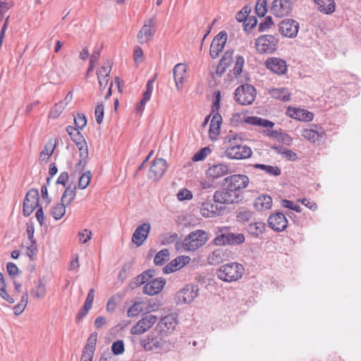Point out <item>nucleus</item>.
Returning a JSON list of instances; mask_svg holds the SVG:
<instances>
[{"mask_svg":"<svg viewBox=\"0 0 361 361\" xmlns=\"http://www.w3.org/2000/svg\"><path fill=\"white\" fill-rule=\"evenodd\" d=\"M250 178L244 174H233L226 177L221 188L214 192V203L221 204H239L243 201V190L248 187Z\"/></svg>","mask_w":361,"mask_h":361,"instance_id":"f257e3e1","label":"nucleus"},{"mask_svg":"<svg viewBox=\"0 0 361 361\" xmlns=\"http://www.w3.org/2000/svg\"><path fill=\"white\" fill-rule=\"evenodd\" d=\"M228 146L225 150V156L231 159H245L250 158L252 154L250 147L243 145L241 137L230 133L226 137Z\"/></svg>","mask_w":361,"mask_h":361,"instance_id":"f03ea898","label":"nucleus"},{"mask_svg":"<svg viewBox=\"0 0 361 361\" xmlns=\"http://www.w3.org/2000/svg\"><path fill=\"white\" fill-rule=\"evenodd\" d=\"M244 271V267L241 264L231 262L221 266L218 269L217 276L224 281H235L242 277Z\"/></svg>","mask_w":361,"mask_h":361,"instance_id":"7ed1b4c3","label":"nucleus"},{"mask_svg":"<svg viewBox=\"0 0 361 361\" xmlns=\"http://www.w3.org/2000/svg\"><path fill=\"white\" fill-rule=\"evenodd\" d=\"M207 232L197 230L191 232L183 240V246L185 250L195 251L207 241Z\"/></svg>","mask_w":361,"mask_h":361,"instance_id":"20e7f679","label":"nucleus"},{"mask_svg":"<svg viewBox=\"0 0 361 361\" xmlns=\"http://www.w3.org/2000/svg\"><path fill=\"white\" fill-rule=\"evenodd\" d=\"M256 90L253 85L244 84L238 87L234 92V99L241 105L251 104L255 99Z\"/></svg>","mask_w":361,"mask_h":361,"instance_id":"39448f33","label":"nucleus"},{"mask_svg":"<svg viewBox=\"0 0 361 361\" xmlns=\"http://www.w3.org/2000/svg\"><path fill=\"white\" fill-rule=\"evenodd\" d=\"M199 295L198 285L195 283L186 284L178 290L175 297L177 305L189 304L192 302Z\"/></svg>","mask_w":361,"mask_h":361,"instance_id":"423d86ee","label":"nucleus"},{"mask_svg":"<svg viewBox=\"0 0 361 361\" xmlns=\"http://www.w3.org/2000/svg\"><path fill=\"white\" fill-rule=\"evenodd\" d=\"M39 195L37 189L30 190L23 200V214L29 216L39 207Z\"/></svg>","mask_w":361,"mask_h":361,"instance_id":"0eeeda50","label":"nucleus"},{"mask_svg":"<svg viewBox=\"0 0 361 361\" xmlns=\"http://www.w3.org/2000/svg\"><path fill=\"white\" fill-rule=\"evenodd\" d=\"M141 344L146 350H154L159 352L165 350L168 345L167 342L164 340L160 336H155L154 334H150L146 338L141 341Z\"/></svg>","mask_w":361,"mask_h":361,"instance_id":"6e6552de","label":"nucleus"},{"mask_svg":"<svg viewBox=\"0 0 361 361\" xmlns=\"http://www.w3.org/2000/svg\"><path fill=\"white\" fill-rule=\"evenodd\" d=\"M157 321L156 316L146 314L131 328L130 333L133 335L142 334L149 329Z\"/></svg>","mask_w":361,"mask_h":361,"instance_id":"1a4fd4ad","label":"nucleus"},{"mask_svg":"<svg viewBox=\"0 0 361 361\" xmlns=\"http://www.w3.org/2000/svg\"><path fill=\"white\" fill-rule=\"evenodd\" d=\"M167 169V162L162 158L155 159L149 168L148 178L154 180L160 179Z\"/></svg>","mask_w":361,"mask_h":361,"instance_id":"9d476101","label":"nucleus"},{"mask_svg":"<svg viewBox=\"0 0 361 361\" xmlns=\"http://www.w3.org/2000/svg\"><path fill=\"white\" fill-rule=\"evenodd\" d=\"M267 221L269 226L276 232L284 231L288 226L286 216L280 212L271 214Z\"/></svg>","mask_w":361,"mask_h":361,"instance_id":"9b49d317","label":"nucleus"},{"mask_svg":"<svg viewBox=\"0 0 361 361\" xmlns=\"http://www.w3.org/2000/svg\"><path fill=\"white\" fill-rule=\"evenodd\" d=\"M279 26L280 32L285 37L292 38L295 37L298 32L299 24L293 19H284Z\"/></svg>","mask_w":361,"mask_h":361,"instance_id":"f8f14e48","label":"nucleus"},{"mask_svg":"<svg viewBox=\"0 0 361 361\" xmlns=\"http://www.w3.org/2000/svg\"><path fill=\"white\" fill-rule=\"evenodd\" d=\"M291 11V3L289 0H274L271 7V13L281 18L288 15Z\"/></svg>","mask_w":361,"mask_h":361,"instance_id":"ddd939ff","label":"nucleus"},{"mask_svg":"<svg viewBox=\"0 0 361 361\" xmlns=\"http://www.w3.org/2000/svg\"><path fill=\"white\" fill-rule=\"evenodd\" d=\"M301 135L310 142L315 143L325 136V132L321 127L311 124L310 125V128H305L302 130Z\"/></svg>","mask_w":361,"mask_h":361,"instance_id":"4468645a","label":"nucleus"},{"mask_svg":"<svg viewBox=\"0 0 361 361\" xmlns=\"http://www.w3.org/2000/svg\"><path fill=\"white\" fill-rule=\"evenodd\" d=\"M229 172L230 169L228 164L219 163L210 166L207 170L206 175L208 178L215 180L228 174Z\"/></svg>","mask_w":361,"mask_h":361,"instance_id":"2eb2a0df","label":"nucleus"},{"mask_svg":"<svg viewBox=\"0 0 361 361\" xmlns=\"http://www.w3.org/2000/svg\"><path fill=\"white\" fill-rule=\"evenodd\" d=\"M166 284V280L159 277L153 279L143 286V293L149 295H154L160 293Z\"/></svg>","mask_w":361,"mask_h":361,"instance_id":"dca6fc26","label":"nucleus"},{"mask_svg":"<svg viewBox=\"0 0 361 361\" xmlns=\"http://www.w3.org/2000/svg\"><path fill=\"white\" fill-rule=\"evenodd\" d=\"M150 231V224L149 223H143L140 225L134 231L132 236V241L137 246H140L147 239Z\"/></svg>","mask_w":361,"mask_h":361,"instance_id":"f3484780","label":"nucleus"},{"mask_svg":"<svg viewBox=\"0 0 361 361\" xmlns=\"http://www.w3.org/2000/svg\"><path fill=\"white\" fill-rule=\"evenodd\" d=\"M186 65L184 63H178L173 68V78L176 82V88L178 91H180L183 89L184 80L186 76Z\"/></svg>","mask_w":361,"mask_h":361,"instance_id":"a211bd4d","label":"nucleus"},{"mask_svg":"<svg viewBox=\"0 0 361 361\" xmlns=\"http://www.w3.org/2000/svg\"><path fill=\"white\" fill-rule=\"evenodd\" d=\"M287 114L293 118L305 122L311 121L314 118L313 113L306 109H297L294 107H288L287 109Z\"/></svg>","mask_w":361,"mask_h":361,"instance_id":"6ab92c4d","label":"nucleus"},{"mask_svg":"<svg viewBox=\"0 0 361 361\" xmlns=\"http://www.w3.org/2000/svg\"><path fill=\"white\" fill-rule=\"evenodd\" d=\"M190 258L188 256H179L176 259L171 260L166 266L163 269V271L165 274H170L174 272L184 265L189 263Z\"/></svg>","mask_w":361,"mask_h":361,"instance_id":"aec40b11","label":"nucleus"},{"mask_svg":"<svg viewBox=\"0 0 361 361\" xmlns=\"http://www.w3.org/2000/svg\"><path fill=\"white\" fill-rule=\"evenodd\" d=\"M177 324L175 317L172 314L166 315L162 317L157 324V327L161 332L169 334L172 332Z\"/></svg>","mask_w":361,"mask_h":361,"instance_id":"412c9836","label":"nucleus"},{"mask_svg":"<svg viewBox=\"0 0 361 361\" xmlns=\"http://www.w3.org/2000/svg\"><path fill=\"white\" fill-rule=\"evenodd\" d=\"M154 22L153 19L149 20L144 24L137 34V39L140 44L147 43L149 38L153 35L154 30L152 29Z\"/></svg>","mask_w":361,"mask_h":361,"instance_id":"4be33fe9","label":"nucleus"},{"mask_svg":"<svg viewBox=\"0 0 361 361\" xmlns=\"http://www.w3.org/2000/svg\"><path fill=\"white\" fill-rule=\"evenodd\" d=\"M231 254L228 250L219 247L214 250L207 258L208 262L210 264H218L226 260Z\"/></svg>","mask_w":361,"mask_h":361,"instance_id":"5701e85b","label":"nucleus"},{"mask_svg":"<svg viewBox=\"0 0 361 361\" xmlns=\"http://www.w3.org/2000/svg\"><path fill=\"white\" fill-rule=\"evenodd\" d=\"M267 67L272 72L281 75L287 70L286 61L279 59H271L267 62Z\"/></svg>","mask_w":361,"mask_h":361,"instance_id":"b1692460","label":"nucleus"},{"mask_svg":"<svg viewBox=\"0 0 361 361\" xmlns=\"http://www.w3.org/2000/svg\"><path fill=\"white\" fill-rule=\"evenodd\" d=\"M214 198L212 200H207L202 204L200 210L201 214L204 217H213L216 214H219V209L216 204L213 203Z\"/></svg>","mask_w":361,"mask_h":361,"instance_id":"393cba45","label":"nucleus"},{"mask_svg":"<svg viewBox=\"0 0 361 361\" xmlns=\"http://www.w3.org/2000/svg\"><path fill=\"white\" fill-rule=\"evenodd\" d=\"M266 229V225L262 221L250 224L247 227V231L250 235L259 238Z\"/></svg>","mask_w":361,"mask_h":361,"instance_id":"a878e982","label":"nucleus"},{"mask_svg":"<svg viewBox=\"0 0 361 361\" xmlns=\"http://www.w3.org/2000/svg\"><path fill=\"white\" fill-rule=\"evenodd\" d=\"M254 207L257 210L269 209L272 205V198L269 195H262L255 199Z\"/></svg>","mask_w":361,"mask_h":361,"instance_id":"bb28decb","label":"nucleus"},{"mask_svg":"<svg viewBox=\"0 0 361 361\" xmlns=\"http://www.w3.org/2000/svg\"><path fill=\"white\" fill-rule=\"evenodd\" d=\"M317 5L318 9L326 14L334 12L336 4L334 0H314Z\"/></svg>","mask_w":361,"mask_h":361,"instance_id":"cd10ccee","label":"nucleus"},{"mask_svg":"<svg viewBox=\"0 0 361 361\" xmlns=\"http://www.w3.org/2000/svg\"><path fill=\"white\" fill-rule=\"evenodd\" d=\"M229 227L219 228L216 236L214 239V243L217 246L226 245L228 243Z\"/></svg>","mask_w":361,"mask_h":361,"instance_id":"c85d7f7f","label":"nucleus"},{"mask_svg":"<svg viewBox=\"0 0 361 361\" xmlns=\"http://www.w3.org/2000/svg\"><path fill=\"white\" fill-rule=\"evenodd\" d=\"M270 94L274 99L283 102H288L290 99V94L285 88H275L270 91Z\"/></svg>","mask_w":361,"mask_h":361,"instance_id":"c756f323","label":"nucleus"},{"mask_svg":"<svg viewBox=\"0 0 361 361\" xmlns=\"http://www.w3.org/2000/svg\"><path fill=\"white\" fill-rule=\"evenodd\" d=\"M221 121V116L219 113H216L213 116L209 127V135L211 137L212 136V134L216 135L219 133Z\"/></svg>","mask_w":361,"mask_h":361,"instance_id":"7c9ffc66","label":"nucleus"},{"mask_svg":"<svg viewBox=\"0 0 361 361\" xmlns=\"http://www.w3.org/2000/svg\"><path fill=\"white\" fill-rule=\"evenodd\" d=\"M35 288L31 290V294L36 298L40 299L46 295V286L43 281L39 279L35 283Z\"/></svg>","mask_w":361,"mask_h":361,"instance_id":"2f4dec72","label":"nucleus"},{"mask_svg":"<svg viewBox=\"0 0 361 361\" xmlns=\"http://www.w3.org/2000/svg\"><path fill=\"white\" fill-rule=\"evenodd\" d=\"M76 189H77L76 185H73V187L71 185H68L66 188V190L61 198V202H65L66 204L69 205L75 197Z\"/></svg>","mask_w":361,"mask_h":361,"instance_id":"473e14b6","label":"nucleus"},{"mask_svg":"<svg viewBox=\"0 0 361 361\" xmlns=\"http://www.w3.org/2000/svg\"><path fill=\"white\" fill-rule=\"evenodd\" d=\"M254 168L263 170L266 173L270 176H278L281 173V169L276 166H273L262 164H256L254 165Z\"/></svg>","mask_w":361,"mask_h":361,"instance_id":"72a5a7b5","label":"nucleus"},{"mask_svg":"<svg viewBox=\"0 0 361 361\" xmlns=\"http://www.w3.org/2000/svg\"><path fill=\"white\" fill-rule=\"evenodd\" d=\"M66 132L75 145L85 140L82 133L78 131V128L73 126H68L66 127Z\"/></svg>","mask_w":361,"mask_h":361,"instance_id":"f704fd0d","label":"nucleus"},{"mask_svg":"<svg viewBox=\"0 0 361 361\" xmlns=\"http://www.w3.org/2000/svg\"><path fill=\"white\" fill-rule=\"evenodd\" d=\"M278 39L274 35H264L259 37L255 42V45H276Z\"/></svg>","mask_w":361,"mask_h":361,"instance_id":"c9c22d12","label":"nucleus"},{"mask_svg":"<svg viewBox=\"0 0 361 361\" xmlns=\"http://www.w3.org/2000/svg\"><path fill=\"white\" fill-rule=\"evenodd\" d=\"M68 205L61 201L59 204L52 207L51 214L56 220L61 219L66 213V207Z\"/></svg>","mask_w":361,"mask_h":361,"instance_id":"e433bc0d","label":"nucleus"},{"mask_svg":"<svg viewBox=\"0 0 361 361\" xmlns=\"http://www.w3.org/2000/svg\"><path fill=\"white\" fill-rule=\"evenodd\" d=\"M169 259V251L168 249H162L158 252L154 259V262L156 265H163L166 261Z\"/></svg>","mask_w":361,"mask_h":361,"instance_id":"4c0bfd02","label":"nucleus"},{"mask_svg":"<svg viewBox=\"0 0 361 361\" xmlns=\"http://www.w3.org/2000/svg\"><path fill=\"white\" fill-rule=\"evenodd\" d=\"M277 153L281 154L288 160L295 161L298 159L296 153L288 149H283L281 146H274L272 147Z\"/></svg>","mask_w":361,"mask_h":361,"instance_id":"58836bf2","label":"nucleus"},{"mask_svg":"<svg viewBox=\"0 0 361 361\" xmlns=\"http://www.w3.org/2000/svg\"><path fill=\"white\" fill-rule=\"evenodd\" d=\"M0 296L6 300L8 302L12 304L15 302L13 297L10 296L6 290V284L4 281V277L0 272Z\"/></svg>","mask_w":361,"mask_h":361,"instance_id":"ea45409f","label":"nucleus"},{"mask_svg":"<svg viewBox=\"0 0 361 361\" xmlns=\"http://www.w3.org/2000/svg\"><path fill=\"white\" fill-rule=\"evenodd\" d=\"M245 241V236L242 233H234L229 231L228 239L227 245H240Z\"/></svg>","mask_w":361,"mask_h":361,"instance_id":"a19ab883","label":"nucleus"},{"mask_svg":"<svg viewBox=\"0 0 361 361\" xmlns=\"http://www.w3.org/2000/svg\"><path fill=\"white\" fill-rule=\"evenodd\" d=\"M92 178V173L90 171H87L84 172L79 178V182L77 185V188L83 190L85 189L89 185L91 181Z\"/></svg>","mask_w":361,"mask_h":361,"instance_id":"79ce46f5","label":"nucleus"},{"mask_svg":"<svg viewBox=\"0 0 361 361\" xmlns=\"http://www.w3.org/2000/svg\"><path fill=\"white\" fill-rule=\"evenodd\" d=\"M145 304L142 302H135L128 310V316L129 317H136L144 310Z\"/></svg>","mask_w":361,"mask_h":361,"instance_id":"37998d69","label":"nucleus"},{"mask_svg":"<svg viewBox=\"0 0 361 361\" xmlns=\"http://www.w3.org/2000/svg\"><path fill=\"white\" fill-rule=\"evenodd\" d=\"M253 212L247 209V208L242 207L239 209L237 214V219L238 221L247 222L251 219L253 215Z\"/></svg>","mask_w":361,"mask_h":361,"instance_id":"c03bdc74","label":"nucleus"},{"mask_svg":"<svg viewBox=\"0 0 361 361\" xmlns=\"http://www.w3.org/2000/svg\"><path fill=\"white\" fill-rule=\"evenodd\" d=\"M66 106V104L64 103V102H59V103L56 104L51 109L49 116L53 118H58L61 114L63 112V111L65 109Z\"/></svg>","mask_w":361,"mask_h":361,"instance_id":"a18cd8bd","label":"nucleus"},{"mask_svg":"<svg viewBox=\"0 0 361 361\" xmlns=\"http://www.w3.org/2000/svg\"><path fill=\"white\" fill-rule=\"evenodd\" d=\"M56 143H53L51 141L49 142L44 147L43 150L40 153V157L42 160L49 159V157L54 152Z\"/></svg>","mask_w":361,"mask_h":361,"instance_id":"49530a36","label":"nucleus"},{"mask_svg":"<svg viewBox=\"0 0 361 361\" xmlns=\"http://www.w3.org/2000/svg\"><path fill=\"white\" fill-rule=\"evenodd\" d=\"M228 39L226 31H221L213 39L210 45H225Z\"/></svg>","mask_w":361,"mask_h":361,"instance_id":"de8ad7c7","label":"nucleus"},{"mask_svg":"<svg viewBox=\"0 0 361 361\" xmlns=\"http://www.w3.org/2000/svg\"><path fill=\"white\" fill-rule=\"evenodd\" d=\"M125 350L124 342L122 340H117L111 345L113 355H118L123 353Z\"/></svg>","mask_w":361,"mask_h":361,"instance_id":"09e8293b","label":"nucleus"},{"mask_svg":"<svg viewBox=\"0 0 361 361\" xmlns=\"http://www.w3.org/2000/svg\"><path fill=\"white\" fill-rule=\"evenodd\" d=\"M211 152L212 150L209 147H203L194 154L192 159L193 161H202L209 154L211 153Z\"/></svg>","mask_w":361,"mask_h":361,"instance_id":"8fccbe9b","label":"nucleus"},{"mask_svg":"<svg viewBox=\"0 0 361 361\" xmlns=\"http://www.w3.org/2000/svg\"><path fill=\"white\" fill-rule=\"evenodd\" d=\"M97 340V334L96 332L92 333L89 336V338L87 339V343L85 345L83 350H91L92 352L94 353V350H95Z\"/></svg>","mask_w":361,"mask_h":361,"instance_id":"3c124183","label":"nucleus"},{"mask_svg":"<svg viewBox=\"0 0 361 361\" xmlns=\"http://www.w3.org/2000/svg\"><path fill=\"white\" fill-rule=\"evenodd\" d=\"M267 0H258L255 6V13L259 17H263L267 13Z\"/></svg>","mask_w":361,"mask_h":361,"instance_id":"603ef678","label":"nucleus"},{"mask_svg":"<svg viewBox=\"0 0 361 361\" xmlns=\"http://www.w3.org/2000/svg\"><path fill=\"white\" fill-rule=\"evenodd\" d=\"M257 24V20L255 16H249L246 18L243 23L244 30L247 32L250 31Z\"/></svg>","mask_w":361,"mask_h":361,"instance_id":"864d4df0","label":"nucleus"},{"mask_svg":"<svg viewBox=\"0 0 361 361\" xmlns=\"http://www.w3.org/2000/svg\"><path fill=\"white\" fill-rule=\"evenodd\" d=\"M80 152V158L87 160L88 157V149L85 140L76 145Z\"/></svg>","mask_w":361,"mask_h":361,"instance_id":"5fc2aeb1","label":"nucleus"},{"mask_svg":"<svg viewBox=\"0 0 361 361\" xmlns=\"http://www.w3.org/2000/svg\"><path fill=\"white\" fill-rule=\"evenodd\" d=\"M75 125L78 129H83L87 124V119L84 114H78L74 118Z\"/></svg>","mask_w":361,"mask_h":361,"instance_id":"6e6d98bb","label":"nucleus"},{"mask_svg":"<svg viewBox=\"0 0 361 361\" xmlns=\"http://www.w3.org/2000/svg\"><path fill=\"white\" fill-rule=\"evenodd\" d=\"M273 25L274 22L271 16H267L262 22H260L259 25V31L264 32L270 28Z\"/></svg>","mask_w":361,"mask_h":361,"instance_id":"4d7b16f0","label":"nucleus"},{"mask_svg":"<svg viewBox=\"0 0 361 361\" xmlns=\"http://www.w3.org/2000/svg\"><path fill=\"white\" fill-rule=\"evenodd\" d=\"M133 60L137 66L144 61L143 51L141 49L140 47H137L133 51Z\"/></svg>","mask_w":361,"mask_h":361,"instance_id":"13d9d810","label":"nucleus"},{"mask_svg":"<svg viewBox=\"0 0 361 361\" xmlns=\"http://www.w3.org/2000/svg\"><path fill=\"white\" fill-rule=\"evenodd\" d=\"M233 50H228L225 51L224 56H222L220 63H221V65L223 64L226 68L233 61Z\"/></svg>","mask_w":361,"mask_h":361,"instance_id":"bf43d9fd","label":"nucleus"},{"mask_svg":"<svg viewBox=\"0 0 361 361\" xmlns=\"http://www.w3.org/2000/svg\"><path fill=\"white\" fill-rule=\"evenodd\" d=\"M244 66V59L243 56H238L236 58V61L235 66L233 68V73L235 75H239L243 71V68Z\"/></svg>","mask_w":361,"mask_h":361,"instance_id":"052dcab7","label":"nucleus"},{"mask_svg":"<svg viewBox=\"0 0 361 361\" xmlns=\"http://www.w3.org/2000/svg\"><path fill=\"white\" fill-rule=\"evenodd\" d=\"M104 111V105L102 104H99L96 106L95 111H94V115H95V117H96V121H97V123L98 124H101L102 121H103Z\"/></svg>","mask_w":361,"mask_h":361,"instance_id":"680f3d73","label":"nucleus"},{"mask_svg":"<svg viewBox=\"0 0 361 361\" xmlns=\"http://www.w3.org/2000/svg\"><path fill=\"white\" fill-rule=\"evenodd\" d=\"M155 78H156V75H154V77L150 80H149L147 82V85H146V90L143 93V97H145V100L146 99H150L151 98V95H152V90H153V83L155 81Z\"/></svg>","mask_w":361,"mask_h":361,"instance_id":"e2e57ef3","label":"nucleus"},{"mask_svg":"<svg viewBox=\"0 0 361 361\" xmlns=\"http://www.w3.org/2000/svg\"><path fill=\"white\" fill-rule=\"evenodd\" d=\"M78 237L80 243H86L91 239L92 232L89 231L87 229H84L78 233Z\"/></svg>","mask_w":361,"mask_h":361,"instance_id":"0e129e2a","label":"nucleus"},{"mask_svg":"<svg viewBox=\"0 0 361 361\" xmlns=\"http://www.w3.org/2000/svg\"><path fill=\"white\" fill-rule=\"evenodd\" d=\"M177 197L179 200L182 201L185 200H191L192 198V195L190 190L187 189H183L178 192Z\"/></svg>","mask_w":361,"mask_h":361,"instance_id":"69168bd1","label":"nucleus"},{"mask_svg":"<svg viewBox=\"0 0 361 361\" xmlns=\"http://www.w3.org/2000/svg\"><path fill=\"white\" fill-rule=\"evenodd\" d=\"M37 252V246L36 240L30 242V245L27 247V255L30 258H32L34 255H36Z\"/></svg>","mask_w":361,"mask_h":361,"instance_id":"338daca9","label":"nucleus"},{"mask_svg":"<svg viewBox=\"0 0 361 361\" xmlns=\"http://www.w3.org/2000/svg\"><path fill=\"white\" fill-rule=\"evenodd\" d=\"M7 272L11 276H15L18 274L19 269L16 264L8 262L6 265Z\"/></svg>","mask_w":361,"mask_h":361,"instance_id":"774afa93","label":"nucleus"}]
</instances>
